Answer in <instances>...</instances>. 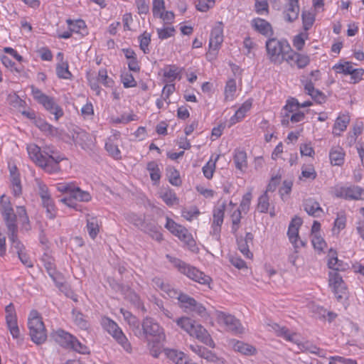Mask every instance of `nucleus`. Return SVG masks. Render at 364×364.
<instances>
[{
  "instance_id": "680f3d73",
  "label": "nucleus",
  "mask_w": 364,
  "mask_h": 364,
  "mask_svg": "<svg viewBox=\"0 0 364 364\" xmlns=\"http://www.w3.org/2000/svg\"><path fill=\"white\" fill-rule=\"evenodd\" d=\"M161 197L164 203L168 206L173 205L177 200L175 193L171 190H167L162 193Z\"/></svg>"
},
{
  "instance_id": "9b49d317",
  "label": "nucleus",
  "mask_w": 364,
  "mask_h": 364,
  "mask_svg": "<svg viewBox=\"0 0 364 364\" xmlns=\"http://www.w3.org/2000/svg\"><path fill=\"white\" fill-rule=\"evenodd\" d=\"M216 316L218 322L224 325L227 331H231L235 334H241L245 332V328L240 321L234 316L223 311H218Z\"/></svg>"
},
{
  "instance_id": "bf43d9fd",
  "label": "nucleus",
  "mask_w": 364,
  "mask_h": 364,
  "mask_svg": "<svg viewBox=\"0 0 364 364\" xmlns=\"http://www.w3.org/2000/svg\"><path fill=\"white\" fill-rule=\"evenodd\" d=\"M225 206L216 208L213 210V224L221 225L223 223Z\"/></svg>"
},
{
  "instance_id": "09e8293b",
  "label": "nucleus",
  "mask_w": 364,
  "mask_h": 364,
  "mask_svg": "<svg viewBox=\"0 0 364 364\" xmlns=\"http://www.w3.org/2000/svg\"><path fill=\"white\" fill-rule=\"evenodd\" d=\"M33 123L39 129H41L45 134H53L54 127L52 125L47 123L44 119L41 118H37L36 119H35V122Z\"/></svg>"
},
{
  "instance_id": "a19ab883",
  "label": "nucleus",
  "mask_w": 364,
  "mask_h": 364,
  "mask_svg": "<svg viewBox=\"0 0 364 364\" xmlns=\"http://www.w3.org/2000/svg\"><path fill=\"white\" fill-rule=\"evenodd\" d=\"M146 168L150 173V177L154 184L157 183L161 178V172L156 161H150L147 164Z\"/></svg>"
},
{
  "instance_id": "e433bc0d",
  "label": "nucleus",
  "mask_w": 364,
  "mask_h": 364,
  "mask_svg": "<svg viewBox=\"0 0 364 364\" xmlns=\"http://www.w3.org/2000/svg\"><path fill=\"white\" fill-rule=\"evenodd\" d=\"M2 215L7 227V232L18 231V227L16 223L17 215L14 213V211L9 212Z\"/></svg>"
},
{
  "instance_id": "a878e982",
  "label": "nucleus",
  "mask_w": 364,
  "mask_h": 364,
  "mask_svg": "<svg viewBox=\"0 0 364 364\" xmlns=\"http://www.w3.org/2000/svg\"><path fill=\"white\" fill-rule=\"evenodd\" d=\"M345 153L340 146L333 147L329 153L331 163L333 166H341L344 163Z\"/></svg>"
},
{
  "instance_id": "ddd939ff",
  "label": "nucleus",
  "mask_w": 364,
  "mask_h": 364,
  "mask_svg": "<svg viewBox=\"0 0 364 364\" xmlns=\"http://www.w3.org/2000/svg\"><path fill=\"white\" fill-rule=\"evenodd\" d=\"M301 84L304 85L306 93L318 104L326 101V95L320 90L315 89L312 79H301Z\"/></svg>"
},
{
  "instance_id": "37998d69",
  "label": "nucleus",
  "mask_w": 364,
  "mask_h": 364,
  "mask_svg": "<svg viewBox=\"0 0 364 364\" xmlns=\"http://www.w3.org/2000/svg\"><path fill=\"white\" fill-rule=\"evenodd\" d=\"M287 235L289 239V241L294 245L295 248H298L300 246H304L305 243L302 240H299V230L295 228L289 227L288 228Z\"/></svg>"
},
{
  "instance_id": "2eb2a0df",
  "label": "nucleus",
  "mask_w": 364,
  "mask_h": 364,
  "mask_svg": "<svg viewBox=\"0 0 364 364\" xmlns=\"http://www.w3.org/2000/svg\"><path fill=\"white\" fill-rule=\"evenodd\" d=\"M251 26L255 31L266 37L272 36L274 34L270 23L263 18H253L251 21Z\"/></svg>"
},
{
  "instance_id": "e2e57ef3",
  "label": "nucleus",
  "mask_w": 364,
  "mask_h": 364,
  "mask_svg": "<svg viewBox=\"0 0 364 364\" xmlns=\"http://www.w3.org/2000/svg\"><path fill=\"white\" fill-rule=\"evenodd\" d=\"M165 11L164 0H153L152 13L154 17H158L161 13Z\"/></svg>"
},
{
  "instance_id": "412c9836",
  "label": "nucleus",
  "mask_w": 364,
  "mask_h": 364,
  "mask_svg": "<svg viewBox=\"0 0 364 364\" xmlns=\"http://www.w3.org/2000/svg\"><path fill=\"white\" fill-rule=\"evenodd\" d=\"M189 348L193 353L208 361L215 363L218 360L215 354L203 346L198 344H191Z\"/></svg>"
},
{
  "instance_id": "7ed1b4c3",
  "label": "nucleus",
  "mask_w": 364,
  "mask_h": 364,
  "mask_svg": "<svg viewBox=\"0 0 364 364\" xmlns=\"http://www.w3.org/2000/svg\"><path fill=\"white\" fill-rule=\"evenodd\" d=\"M169 261L173 264V266L178 269V270L186 275L191 279L198 282L201 284H209L211 279L209 276L205 274L194 267L187 264L186 262L181 259L175 257H172L168 255H166Z\"/></svg>"
},
{
  "instance_id": "0e129e2a",
  "label": "nucleus",
  "mask_w": 364,
  "mask_h": 364,
  "mask_svg": "<svg viewBox=\"0 0 364 364\" xmlns=\"http://www.w3.org/2000/svg\"><path fill=\"white\" fill-rule=\"evenodd\" d=\"M237 243L239 250L245 257L249 259L252 257L253 254L250 251V245H247V243L242 241L240 237L237 238Z\"/></svg>"
},
{
  "instance_id": "6e6552de",
  "label": "nucleus",
  "mask_w": 364,
  "mask_h": 364,
  "mask_svg": "<svg viewBox=\"0 0 364 364\" xmlns=\"http://www.w3.org/2000/svg\"><path fill=\"white\" fill-rule=\"evenodd\" d=\"M100 323L102 328L107 331L125 350H131L132 348L128 339L114 321L108 317L104 316L101 318Z\"/></svg>"
},
{
  "instance_id": "f704fd0d",
  "label": "nucleus",
  "mask_w": 364,
  "mask_h": 364,
  "mask_svg": "<svg viewBox=\"0 0 364 364\" xmlns=\"http://www.w3.org/2000/svg\"><path fill=\"white\" fill-rule=\"evenodd\" d=\"M69 30L73 31V33L84 34L86 33V25L83 20L78 19L76 21H73L71 19H67L66 21Z\"/></svg>"
},
{
  "instance_id": "2f4dec72",
  "label": "nucleus",
  "mask_w": 364,
  "mask_h": 364,
  "mask_svg": "<svg viewBox=\"0 0 364 364\" xmlns=\"http://www.w3.org/2000/svg\"><path fill=\"white\" fill-rule=\"evenodd\" d=\"M9 239L11 242V251L18 254L24 250L25 247L21 241L18 239L17 231L7 232Z\"/></svg>"
},
{
  "instance_id": "c85d7f7f",
  "label": "nucleus",
  "mask_w": 364,
  "mask_h": 364,
  "mask_svg": "<svg viewBox=\"0 0 364 364\" xmlns=\"http://www.w3.org/2000/svg\"><path fill=\"white\" fill-rule=\"evenodd\" d=\"M163 75L169 82H172L176 78H181V70L176 65H166L163 70Z\"/></svg>"
},
{
  "instance_id": "49530a36",
  "label": "nucleus",
  "mask_w": 364,
  "mask_h": 364,
  "mask_svg": "<svg viewBox=\"0 0 364 364\" xmlns=\"http://www.w3.org/2000/svg\"><path fill=\"white\" fill-rule=\"evenodd\" d=\"M125 219L130 223L133 224L141 230L144 223V218L140 215H138L134 213H127Z\"/></svg>"
},
{
  "instance_id": "c03bdc74",
  "label": "nucleus",
  "mask_w": 364,
  "mask_h": 364,
  "mask_svg": "<svg viewBox=\"0 0 364 364\" xmlns=\"http://www.w3.org/2000/svg\"><path fill=\"white\" fill-rule=\"evenodd\" d=\"M236 92V82L234 79H230L225 87V100H232L235 92Z\"/></svg>"
},
{
  "instance_id": "cd10ccee",
  "label": "nucleus",
  "mask_w": 364,
  "mask_h": 364,
  "mask_svg": "<svg viewBox=\"0 0 364 364\" xmlns=\"http://www.w3.org/2000/svg\"><path fill=\"white\" fill-rule=\"evenodd\" d=\"M43 154L46 156V159L48 161L51 159L52 161L56 162L57 165H59V163L64 159V157L60 156L57 150L54 148V146L51 145H46L43 147Z\"/></svg>"
},
{
  "instance_id": "423d86ee",
  "label": "nucleus",
  "mask_w": 364,
  "mask_h": 364,
  "mask_svg": "<svg viewBox=\"0 0 364 364\" xmlns=\"http://www.w3.org/2000/svg\"><path fill=\"white\" fill-rule=\"evenodd\" d=\"M52 337L61 346L73 349L80 353H86L87 347L82 344L75 337L65 332L63 330L59 329L52 333Z\"/></svg>"
},
{
  "instance_id": "0eeeda50",
  "label": "nucleus",
  "mask_w": 364,
  "mask_h": 364,
  "mask_svg": "<svg viewBox=\"0 0 364 364\" xmlns=\"http://www.w3.org/2000/svg\"><path fill=\"white\" fill-rule=\"evenodd\" d=\"M165 228L169 230L173 235L178 237L187 247L191 251L196 249V242L191 234L183 226L177 224L172 219L166 217V223Z\"/></svg>"
},
{
  "instance_id": "6ab92c4d",
  "label": "nucleus",
  "mask_w": 364,
  "mask_h": 364,
  "mask_svg": "<svg viewBox=\"0 0 364 364\" xmlns=\"http://www.w3.org/2000/svg\"><path fill=\"white\" fill-rule=\"evenodd\" d=\"M161 229V226L155 223L144 221L141 230L149 235L152 239L161 242L163 240V235L160 232Z\"/></svg>"
},
{
  "instance_id": "7c9ffc66",
  "label": "nucleus",
  "mask_w": 364,
  "mask_h": 364,
  "mask_svg": "<svg viewBox=\"0 0 364 364\" xmlns=\"http://www.w3.org/2000/svg\"><path fill=\"white\" fill-rule=\"evenodd\" d=\"M350 122V117L348 115L338 117L334 124L333 133L335 135H340L341 132L346 130Z\"/></svg>"
},
{
  "instance_id": "c9c22d12",
  "label": "nucleus",
  "mask_w": 364,
  "mask_h": 364,
  "mask_svg": "<svg viewBox=\"0 0 364 364\" xmlns=\"http://www.w3.org/2000/svg\"><path fill=\"white\" fill-rule=\"evenodd\" d=\"M87 229L89 233L90 237L92 239H95L97 234L99 233L100 228L98 220L95 217H90L89 215L87 218Z\"/></svg>"
},
{
  "instance_id": "4d7b16f0",
  "label": "nucleus",
  "mask_w": 364,
  "mask_h": 364,
  "mask_svg": "<svg viewBox=\"0 0 364 364\" xmlns=\"http://www.w3.org/2000/svg\"><path fill=\"white\" fill-rule=\"evenodd\" d=\"M178 300L181 303L183 308L191 309V307L195 304V299L187 294L180 293L177 296Z\"/></svg>"
},
{
  "instance_id": "9d476101",
  "label": "nucleus",
  "mask_w": 364,
  "mask_h": 364,
  "mask_svg": "<svg viewBox=\"0 0 364 364\" xmlns=\"http://www.w3.org/2000/svg\"><path fill=\"white\" fill-rule=\"evenodd\" d=\"M328 284L338 301L348 296V289L341 274L335 271L328 274Z\"/></svg>"
},
{
  "instance_id": "393cba45",
  "label": "nucleus",
  "mask_w": 364,
  "mask_h": 364,
  "mask_svg": "<svg viewBox=\"0 0 364 364\" xmlns=\"http://www.w3.org/2000/svg\"><path fill=\"white\" fill-rule=\"evenodd\" d=\"M304 119V114L301 112L298 111L292 114H284L281 122L282 124L284 126L293 127L295 124L303 122Z\"/></svg>"
},
{
  "instance_id": "a18cd8bd",
  "label": "nucleus",
  "mask_w": 364,
  "mask_h": 364,
  "mask_svg": "<svg viewBox=\"0 0 364 364\" xmlns=\"http://www.w3.org/2000/svg\"><path fill=\"white\" fill-rule=\"evenodd\" d=\"M11 177L12 191L15 196H18L21 193V186L19 176L18 174L14 173V171H11Z\"/></svg>"
},
{
  "instance_id": "72a5a7b5",
  "label": "nucleus",
  "mask_w": 364,
  "mask_h": 364,
  "mask_svg": "<svg viewBox=\"0 0 364 364\" xmlns=\"http://www.w3.org/2000/svg\"><path fill=\"white\" fill-rule=\"evenodd\" d=\"M298 346H299V349L302 351L309 352L310 353L316 354V355H318L319 357H323V358L326 357V352L324 350L313 345L312 343H311L309 342H306L304 343L299 344Z\"/></svg>"
},
{
  "instance_id": "a211bd4d",
  "label": "nucleus",
  "mask_w": 364,
  "mask_h": 364,
  "mask_svg": "<svg viewBox=\"0 0 364 364\" xmlns=\"http://www.w3.org/2000/svg\"><path fill=\"white\" fill-rule=\"evenodd\" d=\"M40 104L50 114H54L56 120L63 115L62 108L55 102L53 97L47 96Z\"/></svg>"
},
{
  "instance_id": "6e6d98bb",
  "label": "nucleus",
  "mask_w": 364,
  "mask_h": 364,
  "mask_svg": "<svg viewBox=\"0 0 364 364\" xmlns=\"http://www.w3.org/2000/svg\"><path fill=\"white\" fill-rule=\"evenodd\" d=\"M6 326L14 338H18L20 335L17 318L6 320Z\"/></svg>"
},
{
  "instance_id": "13d9d810",
  "label": "nucleus",
  "mask_w": 364,
  "mask_h": 364,
  "mask_svg": "<svg viewBox=\"0 0 364 364\" xmlns=\"http://www.w3.org/2000/svg\"><path fill=\"white\" fill-rule=\"evenodd\" d=\"M73 317L75 323L82 329H86L87 328V322L84 318L83 315L75 310L73 311Z\"/></svg>"
},
{
  "instance_id": "1a4fd4ad",
  "label": "nucleus",
  "mask_w": 364,
  "mask_h": 364,
  "mask_svg": "<svg viewBox=\"0 0 364 364\" xmlns=\"http://www.w3.org/2000/svg\"><path fill=\"white\" fill-rule=\"evenodd\" d=\"M333 195L346 200H364V188L357 185L336 186L333 188Z\"/></svg>"
},
{
  "instance_id": "774afa93",
  "label": "nucleus",
  "mask_w": 364,
  "mask_h": 364,
  "mask_svg": "<svg viewBox=\"0 0 364 364\" xmlns=\"http://www.w3.org/2000/svg\"><path fill=\"white\" fill-rule=\"evenodd\" d=\"M215 169V161H213L212 160L208 161L207 164L203 167V172L205 177L208 179L212 178Z\"/></svg>"
},
{
  "instance_id": "8fccbe9b",
  "label": "nucleus",
  "mask_w": 364,
  "mask_h": 364,
  "mask_svg": "<svg viewBox=\"0 0 364 364\" xmlns=\"http://www.w3.org/2000/svg\"><path fill=\"white\" fill-rule=\"evenodd\" d=\"M105 149L113 158L116 159L121 158V153L118 146L114 144L110 139L105 143Z\"/></svg>"
},
{
  "instance_id": "5701e85b",
  "label": "nucleus",
  "mask_w": 364,
  "mask_h": 364,
  "mask_svg": "<svg viewBox=\"0 0 364 364\" xmlns=\"http://www.w3.org/2000/svg\"><path fill=\"white\" fill-rule=\"evenodd\" d=\"M233 161L237 170L245 172L247 168L246 152L241 149H236L233 155Z\"/></svg>"
},
{
  "instance_id": "052dcab7",
  "label": "nucleus",
  "mask_w": 364,
  "mask_h": 364,
  "mask_svg": "<svg viewBox=\"0 0 364 364\" xmlns=\"http://www.w3.org/2000/svg\"><path fill=\"white\" fill-rule=\"evenodd\" d=\"M308 34L306 33H301L293 39V46L298 50H301L305 45V40L307 38Z\"/></svg>"
},
{
  "instance_id": "aec40b11",
  "label": "nucleus",
  "mask_w": 364,
  "mask_h": 364,
  "mask_svg": "<svg viewBox=\"0 0 364 364\" xmlns=\"http://www.w3.org/2000/svg\"><path fill=\"white\" fill-rule=\"evenodd\" d=\"M230 344L234 350L245 355H252L257 353V349L254 346L240 341L232 339L230 341Z\"/></svg>"
},
{
  "instance_id": "4c0bfd02",
  "label": "nucleus",
  "mask_w": 364,
  "mask_h": 364,
  "mask_svg": "<svg viewBox=\"0 0 364 364\" xmlns=\"http://www.w3.org/2000/svg\"><path fill=\"white\" fill-rule=\"evenodd\" d=\"M333 69L337 73H341L345 75H350L354 68L353 67L352 63L348 61H341L338 63L333 65Z\"/></svg>"
},
{
  "instance_id": "473e14b6",
  "label": "nucleus",
  "mask_w": 364,
  "mask_h": 364,
  "mask_svg": "<svg viewBox=\"0 0 364 364\" xmlns=\"http://www.w3.org/2000/svg\"><path fill=\"white\" fill-rule=\"evenodd\" d=\"M175 321L181 329L185 331L189 335L196 324V322L194 320L186 316L178 318Z\"/></svg>"
},
{
  "instance_id": "69168bd1",
  "label": "nucleus",
  "mask_w": 364,
  "mask_h": 364,
  "mask_svg": "<svg viewBox=\"0 0 364 364\" xmlns=\"http://www.w3.org/2000/svg\"><path fill=\"white\" fill-rule=\"evenodd\" d=\"M317 173L311 165L304 166L301 168V176L307 178L314 180L316 178Z\"/></svg>"
},
{
  "instance_id": "4468645a",
  "label": "nucleus",
  "mask_w": 364,
  "mask_h": 364,
  "mask_svg": "<svg viewBox=\"0 0 364 364\" xmlns=\"http://www.w3.org/2000/svg\"><path fill=\"white\" fill-rule=\"evenodd\" d=\"M190 336L195 337L196 339L210 348H215V343L210 335L208 331L199 323H196L193 329L191 331Z\"/></svg>"
},
{
  "instance_id": "b1692460",
  "label": "nucleus",
  "mask_w": 364,
  "mask_h": 364,
  "mask_svg": "<svg viewBox=\"0 0 364 364\" xmlns=\"http://www.w3.org/2000/svg\"><path fill=\"white\" fill-rule=\"evenodd\" d=\"M272 328L278 336L283 337L288 341L293 342L297 345H299V340L297 339V335L295 333H291L287 328L284 326H280L279 325L274 323L272 326Z\"/></svg>"
},
{
  "instance_id": "ea45409f",
  "label": "nucleus",
  "mask_w": 364,
  "mask_h": 364,
  "mask_svg": "<svg viewBox=\"0 0 364 364\" xmlns=\"http://www.w3.org/2000/svg\"><path fill=\"white\" fill-rule=\"evenodd\" d=\"M75 200L80 202H88L91 200V196L87 191H82L79 187L74 186L70 194Z\"/></svg>"
},
{
  "instance_id": "de8ad7c7",
  "label": "nucleus",
  "mask_w": 364,
  "mask_h": 364,
  "mask_svg": "<svg viewBox=\"0 0 364 364\" xmlns=\"http://www.w3.org/2000/svg\"><path fill=\"white\" fill-rule=\"evenodd\" d=\"M139 46L144 53H149V45L151 42V34L144 31L139 36Z\"/></svg>"
},
{
  "instance_id": "f3484780",
  "label": "nucleus",
  "mask_w": 364,
  "mask_h": 364,
  "mask_svg": "<svg viewBox=\"0 0 364 364\" xmlns=\"http://www.w3.org/2000/svg\"><path fill=\"white\" fill-rule=\"evenodd\" d=\"M287 63L289 65H296L298 68H304L310 63L309 55L296 53L291 50L289 55L287 56Z\"/></svg>"
},
{
  "instance_id": "20e7f679",
  "label": "nucleus",
  "mask_w": 364,
  "mask_h": 364,
  "mask_svg": "<svg viewBox=\"0 0 364 364\" xmlns=\"http://www.w3.org/2000/svg\"><path fill=\"white\" fill-rule=\"evenodd\" d=\"M28 326L31 340L39 345L46 341L47 334L42 318L36 311H31L29 315Z\"/></svg>"
},
{
  "instance_id": "5fc2aeb1",
  "label": "nucleus",
  "mask_w": 364,
  "mask_h": 364,
  "mask_svg": "<svg viewBox=\"0 0 364 364\" xmlns=\"http://www.w3.org/2000/svg\"><path fill=\"white\" fill-rule=\"evenodd\" d=\"M156 32L159 39L165 40L173 36L176 33V30L172 26H168L162 28H157Z\"/></svg>"
},
{
  "instance_id": "58836bf2",
  "label": "nucleus",
  "mask_w": 364,
  "mask_h": 364,
  "mask_svg": "<svg viewBox=\"0 0 364 364\" xmlns=\"http://www.w3.org/2000/svg\"><path fill=\"white\" fill-rule=\"evenodd\" d=\"M271 185L268 186L267 190L258 198L257 209L260 213H267L269 206V197L267 192L271 190Z\"/></svg>"
},
{
  "instance_id": "f8f14e48",
  "label": "nucleus",
  "mask_w": 364,
  "mask_h": 364,
  "mask_svg": "<svg viewBox=\"0 0 364 364\" xmlns=\"http://www.w3.org/2000/svg\"><path fill=\"white\" fill-rule=\"evenodd\" d=\"M223 31L221 23L214 27L211 31L209 40L210 50L207 54L208 58L211 56V58H213L215 56L217 51L219 50L220 45L223 41Z\"/></svg>"
},
{
  "instance_id": "c756f323",
  "label": "nucleus",
  "mask_w": 364,
  "mask_h": 364,
  "mask_svg": "<svg viewBox=\"0 0 364 364\" xmlns=\"http://www.w3.org/2000/svg\"><path fill=\"white\" fill-rule=\"evenodd\" d=\"M164 352L166 357L176 364H187L185 354L183 352L173 349H165Z\"/></svg>"
},
{
  "instance_id": "3c124183",
  "label": "nucleus",
  "mask_w": 364,
  "mask_h": 364,
  "mask_svg": "<svg viewBox=\"0 0 364 364\" xmlns=\"http://www.w3.org/2000/svg\"><path fill=\"white\" fill-rule=\"evenodd\" d=\"M122 82L126 88L134 87L136 86V81L134 80L132 74L129 72H124L121 75Z\"/></svg>"
},
{
  "instance_id": "603ef678",
  "label": "nucleus",
  "mask_w": 364,
  "mask_h": 364,
  "mask_svg": "<svg viewBox=\"0 0 364 364\" xmlns=\"http://www.w3.org/2000/svg\"><path fill=\"white\" fill-rule=\"evenodd\" d=\"M38 193L41 199L50 197L48 186L40 179H35Z\"/></svg>"
},
{
  "instance_id": "39448f33",
  "label": "nucleus",
  "mask_w": 364,
  "mask_h": 364,
  "mask_svg": "<svg viewBox=\"0 0 364 364\" xmlns=\"http://www.w3.org/2000/svg\"><path fill=\"white\" fill-rule=\"evenodd\" d=\"M27 151L31 159L46 171L52 173L60 171L59 165H57L56 162L51 159L48 161L41 147L38 145L33 144L28 145Z\"/></svg>"
},
{
  "instance_id": "4be33fe9",
  "label": "nucleus",
  "mask_w": 364,
  "mask_h": 364,
  "mask_svg": "<svg viewBox=\"0 0 364 364\" xmlns=\"http://www.w3.org/2000/svg\"><path fill=\"white\" fill-rule=\"evenodd\" d=\"M304 210L313 217H320L323 213V209L321 208L318 202L313 198H308L303 203Z\"/></svg>"
},
{
  "instance_id": "dca6fc26",
  "label": "nucleus",
  "mask_w": 364,
  "mask_h": 364,
  "mask_svg": "<svg viewBox=\"0 0 364 364\" xmlns=\"http://www.w3.org/2000/svg\"><path fill=\"white\" fill-rule=\"evenodd\" d=\"M285 6L284 10V18L289 22H293L299 17V0H285Z\"/></svg>"
},
{
  "instance_id": "f03ea898",
  "label": "nucleus",
  "mask_w": 364,
  "mask_h": 364,
  "mask_svg": "<svg viewBox=\"0 0 364 364\" xmlns=\"http://www.w3.org/2000/svg\"><path fill=\"white\" fill-rule=\"evenodd\" d=\"M142 330L139 329V323L137 324L134 334L139 337L145 336L147 341L152 337L157 343L164 341L166 338L164 328L153 318L146 317L141 323Z\"/></svg>"
},
{
  "instance_id": "79ce46f5",
  "label": "nucleus",
  "mask_w": 364,
  "mask_h": 364,
  "mask_svg": "<svg viewBox=\"0 0 364 364\" xmlns=\"http://www.w3.org/2000/svg\"><path fill=\"white\" fill-rule=\"evenodd\" d=\"M43 206L46 209L47 216L50 219H53L56 215V209L51 197L41 199Z\"/></svg>"
},
{
  "instance_id": "864d4df0",
  "label": "nucleus",
  "mask_w": 364,
  "mask_h": 364,
  "mask_svg": "<svg viewBox=\"0 0 364 364\" xmlns=\"http://www.w3.org/2000/svg\"><path fill=\"white\" fill-rule=\"evenodd\" d=\"M56 73L58 77L62 79H69L71 76V73L68 70V65L67 63L58 64L56 67Z\"/></svg>"
},
{
  "instance_id": "338daca9",
  "label": "nucleus",
  "mask_w": 364,
  "mask_h": 364,
  "mask_svg": "<svg viewBox=\"0 0 364 364\" xmlns=\"http://www.w3.org/2000/svg\"><path fill=\"white\" fill-rule=\"evenodd\" d=\"M241 212L242 211L240 209H237L232 213L231 215L232 223V232L234 234L236 233L240 227V223L241 220Z\"/></svg>"
},
{
  "instance_id": "bb28decb",
  "label": "nucleus",
  "mask_w": 364,
  "mask_h": 364,
  "mask_svg": "<svg viewBox=\"0 0 364 364\" xmlns=\"http://www.w3.org/2000/svg\"><path fill=\"white\" fill-rule=\"evenodd\" d=\"M252 105V100L249 99L246 100L231 117V122L235 123L242 119L245 117V114L251 109Z\"/></svg>"
},
{
  "instance_id": "f257e3e1",
  "label": "nucleus",
  "mask_w": 364,
  "mask_h": 364,
  "mask_svg": "<svg viewBox=\"0 0 364 364\" xmlns=\"http://www.w3.org/2000/svg\"><path fill=\"white\" fill-rule=\"evenodd\" d=\"M267 56L269 60L274 64H281L287 62L291 48L287 40L269 38L265 43Z\"/></svg>"
}]
</instances>
